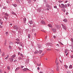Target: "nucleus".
Listing matches in <instances>:
<instances>
[{"instance_id": "f257e3e1", "label": "nucleus", "mask_w": 73, "mask_h": 73, "mask_svg": "<svg viewBox=\"0 0 73 73\" xmlns=\"http://www.w3.org/2000/svg\"><path fill=\"white\" fill-rule=\"evenodd\" d=\"M61 25L62 27V28H63V29L65 30H66V26H65V25L62 24H61Z\"/></svg>"}, {"instance_id": "f03ea898", "label": "nucleus", "mask_w": 73, "mask_h": 73, "mask_svg": "<svg viewBox=\"0 0 73 73\" xmlns=\"http://www.w3.org/2000/svg\"><path fill=\"white\" fill-rule=\"evenodd\" d=\"M14 29H16V31L18 30V27L17 26H14V27H13Z\"/></svg>"}, {"instance_id": "7ed1b4c3", "label": "nucleus", "mask_w": 73, "mask_h": 73, "mask_svg": "<svg viewBox=\"0 0 73 73\" xmlns=\"http://www.w3.org/2000/svg\"><path fill=\"white\" fill-rule=\"evenodd\" d=\"M3 24V22L1 21V19L0 18V28H2V26H1V25H2Z\"/></svg>"}, {"instance_id": "20e7f679", "label": "nucleus", "mask_w": 73, "mask_h": 73, "mask_svg": "<svg viewBox=\"0 0 73 73\" xmlns=\"http://www.w3.org/2000/svg\"><path fill=\"white\" fill-rule=\"evenodd\" d=\"M9 60H10V62H12L13 61V58H10Z\"/></svg>"}, {"instance_id": "39448f33", "label": "nucleus", "mask_w": 73, "mask_h": 73, "mask_svg": "<svg viewBox=\"0 0 73 73\" xmlns=\"http://www.w3.org/2000/svg\"><path fill=\"white\" fill-rule=\"evenodd\" d=\"M56 70L57 71H58V70H59V66L58 65L56 66Z\"/></svg>"}, {"instance_id": "423d86ee", "label": "nucleus", "mask_w": 73, "mask_h": 73, "mask_svg": "<svg viewBox=\"0 0 73 73\" xmlns=\"http://www.w3.org/2000/svg\"><path fill=\"white\" fill-rule=\"evenodd\" d=\"M33 24V22H32V21H29V23H28V24Z\"/></svg>"}, {"instance_id": "0eeeda50", "label": "nucleus", "mask_w": 73, "mask_h": 73, "mask_svg": "<svg viewBox=\"0 0 73 73\" xmlns=\"http://www.w3.org/2000/svg\"><path fill=\"white\" fill-rule=\"evenodd\" d=\"M41 23L42 24H45V21H41Z\"/></svg>"}, {"instance_id": "6e6552de", "label": "nucleus", "mask_w": 73, "mask_h": 73, "mask_svg": "<svg viewBox=\"0 0 73 73\" xmlns=\"http://www.w3.org/2000/svg\"><path fill=\"white\" fill-rule=\"evenodd\" d=\"M46 7H47V8H49V9H50L51 8V7L50 6H49L48 5H46Z\"/></svg>"}, {"instance_id": "1a4fd4ad", "label": "nucleus", "mask_w": 73, "mask_h": 73, "mask_svg": "<svg viewBox=\"0 0 73 73\" xmlns=\"http://www.w3.org/2000/svg\"><path fill=\"white\" fill-rule=\"evenodd\" d=\"M63 21H64V22H65V23H67L68 22V21L67 20V19H64V20H63Z\"/></svg>"}, {"instance_id": "9d476101", "label": "nucleus", "mask_w": 73, "mask_h": 73, "mask_svg": "<svg viewBox=\"0 0 73 73\" xmlns=\"http://www.w3.org/2000/svg\"><path fill=\"white\" fill-rule=\"evenodd\" d=\"M29 70V69L27 68H25L23 69V71H26V70Z\"/></svg>"}, {"instance_id": "9b49d317", "label": "nucleus", "mask_w": 73, "mask_h": 73, "mask_svg": "<svg viewBox=\"0 0 73 73\" xmlns=\"http://www.w3.org/2000/svg\"><path fill=\"white\" fill-rule=\"evenodd\" d=\"M26 20H27V19H26V18H24L23 19V21H24V23H26Z\"/></svg>"}, {"instance_id": "f8f14e48", "label": "nucleus", "mask_w": 73, "mask_h": 73, "mask_svg": "<svg viewBox=\"0 0 73 73\" xmlns=\"http://www.w3.org/2000/svg\"><path fill=\"white\" fill-rule=\"evenodd\" d=\"M52 31H53L54 32H55L56 31V29H51Z\"/></svg>"}, {"instance_id": "ddd939ff", "label": "nucleus", "mask_w": 73, "mask_h": 73, "mask_svg": "<svg viewBox=\"0 0 73 73\" xmlns=\"http://www.w3.org/2000/svg\"><path fill=\"white\" fill-rule=\"evenodd\" d=\"M48 27H49L50 28H53V27H52V26L50 24L48 25Z\"/></svg>"}, {"instance_id": "4468645a", "label": "nucleus", "mask_w": 73, "mask_h": 73, "mask_svg": "<svg viewBox=\"0 0 73 73\" xmlns=\"http://www.w3.org/2000/svg\"><path fill=\"white\" fill-rule=\"evenodd\" d=\"M64 66L65 67L66 69H67L68 68V66L66 65H64Z\"/></svg>"}, {"instance_id": "2eb2a0df", "label": "nucleus", "mask_w": 73, "mask_h": 73, "mask_svg": "<svg viewBox=\"0 0 73 73\" xmlns=\"http://www.w3.org/2000/svg\"><path fill=\"white\" fill-rule=\"evenodd\" d=\"M12 5H13V6H14V7H17V5L16 4H13Z\"/></svg>"}, {"instance_id": "dca6fc26", "label": "nucleus", "mask_w": 73, "mask_h": 73, "mask_svg": "<svg viewBox=\"0 0 73 73\" xmlns=\"http://www.w3.org/2000/svg\"><path fill=\"white\" fill-rule=\"evenodd\" d=\"M42 52V50H39V53L40 54H41Z\"/></svg>"}, {"instance_id": "f3484780", "label": "nucleus", "mask_w": 73, "mask_h": 73, "mask_svg": "<svg viewBox=\"0 0 73 73\" xmlns=\"http://www.w3.org/2000/svg\"><path fill=\"white\" fill-rule=\"evenodd\" d=\"M9 58V55H8L7 57L5 58V60H7Z\"/></svg>"}, {"instance_id": "a211bd4d", "label": "nucleus", "mask_w": 73, "mask_h": 73, "mask_svg": "<svg viewBox=\"0 0 73 73\" xmlns=\"http://www.w3.org/2000/svg\"><path fill=\"white\" fill-rule=\"evenodd\" d=\"M69 68V69H72V65H70Z\"/></svg>"}, {"instance_id": "6ab92c4d", "label": "nucleus", "mask_w": 73, "mask_h": 73, "mask_svg": "<svg viewBox=\"0 0 73 73\" xmlns=\"http://www.w3.org/2000/svg\"><path fill=\"white\" fill-rule=\"evenodd\" d=\"M62 7V8H65V6H64V4H61Z\"/></svg>"}, {"instance_id": "aec40b11", "label": "nucleus", "mask_w": 73, "mask_h": 73, "mask_svg": "<svg viewBox=\"0 0 73 73\" xmlns=\"http://www.w3.org/2000/svg\"><path fill=\"white\" fill-rule=\"evenodd\" d=\"M28 37L29 38H30L31 37V35H30V34L28 35Z\"/></svg>"}, {"instance_id": "412c9836", "label": "nucleus", "mask_w": 73, "mask_h": 73, "mask_svg": "<svg viewBox=\"0 0 73 73\" xmlns=\"http://www.w3.org/2000/svg\"><path fill=\"white\" fill-rule=\"evenodd\" d=\"M19 68H17L15 70V71H17V70H18L19 69Z\"/></svg>"}, {"instance_id": "4be33fe9", "label": "nucleus", "mask_w": 73, "mask_h": 73, "mask_svg": "<svg viewBox=\"0 0 73 73\" xmlns=\"http://www.w3.org/2000/svg\"><path fill=\"white\" fill-rule=\"evenodd\" d=\"M28 2L29 3H31V0H28Z\"/></svg>"}, {"instance_id": "5701e85b", "label": "nucleus", "mask_w": 73, "mask_h": 73, "mask_svg": "<svg viewBox=\"0 0 73 73\" xmlns=\"http://www.w3.org/2000/svg\"><path fill=\"white\" fill-rule=\"evenodd\" d=\"M37 65L38 66H41V63H40V64H37Z\"/></svg>"}, {"instance_id": "b1692460", "label": "nucleus", "mask_w": 73, "mask_h": 73, "mask_svg": "<svg viewBox=\"0 0 73 73\" xmlns=\"http://www.w3.org/2000/svg\"><path fill=\"white\" fill-rule=\"evenodd\" d=\"M5 55V54L3 52L2 55V56H4Z\"/></svg>"}, {"instance_id": "393cba45", "label": "nucleus", "mask_w": 73, "mask_h": 73, "mask_svg": "<svg viewBox=\"0 0 73 73\" xmlns=\"http://www.w3.org/2000/svg\"><path fill=\"white\" fill-rule=\"evenodd\" d=\"M19 49H23V46H21L20 47H19Z\"/></svg>"}, {"instance_id": "a878e982", "label": "nucleus", "mask_w": 73, "mask_h": 73, "mask_svg": "<svg viewBox=\"0 0 73 73\" xmlns=\"http://www.w3.org/2000/svg\"><path fill=\"white\" fill-rule=\"evenodd\" d=\"M63 12H65V7L63 9Z\"/></svg>"}, {"instance_id": "bb28decb", "label": "nucleus", "mask_w": 73, "mask_h": 73, "mask_svg": "<svg viewBox=\"0 0 73 73\" xmlns=\"http://www.w3.org/2000/svg\"><path fill=\"white\" fill-rule=\"evenodd\" d=\"M68 52V50H65V53H66Z\"/></svg>"}, {"instance_id": "cd10ccee", "label": "nucleus", "mask_w": 73, "mask_h": 73, "mask_svg": "<svg viewBox=\"0 0 73 73\" xmlns=\"http://www.w3.org/2000/svg\"><path fill=\"white\" fill-rule=\"evenodd\" d=\"M70 40L73 43V38H71V39Z\"/></svg>"}, {"instance_id": "c85d7f7f", "label": "nucleus", "mask_w": 73, "mask_h": 73, "mask_svg": "<svg viewBox=\"0 0 73 73\" xmlns=\"http://www.w3.org/2000/svg\"><path fill=\"white\" fill-rule=\"evenodd\" d=\"M2 72H3V70H1V69H0V73H2Z\"/></svg>"}, {"instance_id": "c756f323", "label": "nucleus", "mask_w": 73, "mask_h": 73, "mask_svg": "<svg viewBox=\"0 0 73 73\" xmlns=\"http://www.w3.org/2000/svg\"><path fill=\"white\" fill-rule=\"evenodd\" d=\"M50 44H51V43H47V45H51Z\"/></svg>"}, {"instance_id": "7c9ffc66", "label": "nucleus", "mask_w": 73, "mask_h": 73, "mask_svg": "<svg viewBox=\"0 0 73 73\" xmlns=\"http://www.w3.org/2000/svg\"><path fill=\"white\" fill-rule=\"evenodd\" d=\"M12 57H16V55H14L13 56H12Z\"/></svg>"}, {"instance_id": "2f4dec72", "label": "nucleus", "mask_w": 73, "mask_h": 73, "mask_svg": "<svg viewBox=\"0 0 73 73\" xmlns=\"http://www.w3.org/2000/svg\"><path fill=\"white\" fill-rule=\"evenodd\" d=\"M18 59H19V60H21V57H19L18 58Z\"/></svg>"}, {"instance_id": "473e14b6", "label": "nucleus", "mask_w": 73, "mask_h": 73, "mask_svg": "<svg viewBox=\"0 0 73 73\" xmlns=\"http://www.w3.org/2000/svg\"><path fill=\"white\" fill-rule=\"evenodd\" d=\"M5 15L7 16H8V14H7V13L5 14Z\"/></svg>"}, {"instance_id": "72a5a7b5", "label": "nucleus", "mask_w": 73, "mask_h": 73, "mask_svg": "<svg viewBox=\"0 0 73 73\" xmlns=\"http://www.w3.org/2000/svg\"><path fill=\"white\" fill-rule=\"evenodd\" d=\"M7 68L8 70H9V69H10V67H9V66L7 67Z\"/></svg>"}, {"instance_id": "f704fd0d", "label": "nucleus", "mask_w": 73, "mask_h": 73, "mask_svg": "<svg viewBox=\"0 0 73 73\" xmlns=\"http://www.w3.org/2000/svg\"><path fill=\"white\" fill-rule=\"evenodd\" d=\"M59 7H60V8H62V6H61V5H59Z\"/></svg>"}, {"instance_id": "c9c22d12", "label": "nucleus", "mask_w": 73, "mask_h": 73, "mask_svg": "<svg viewBox=\"0 0 73 73\" xmlns=\"http://www.w3.org/2000/svg\"><path fill=\"white\" fill-rule=\"evenodd\" d=\"M16 42V44H19V42Z\"/></svg>"}, {"instance_id": "e433bc0d", "label": "nucleus", "mask_w": 73, "mask_h": 73, "mask_svg": "<svg viewBox=\"0 0 73 73\" xmlns=\"http://www.w3.org/2000/svg\"><path fill=\"white\" fill-rule=\"evenodd\" d=\"M6 35H7L8 34V33L7 32H6Z\"/></svg>"}, {"instance_id": "4c0bfd02", "label": "nucleus", "mask_w": 73, "mask_h": 73, "mask_svg": "<svg viewBox=\"0 0 73 73\" xmlns=\"http://www.w3.org/2000/svg\"><path fill=\"white\" fill-rule=\"evenodd\" d=\"M6 42H7V40H6V42H5V43L4 44V45H6Z\"/></svg>"}, {"instance_id": "58836bf2", "label": "nucleus", "mask_w": 73, "mask_h": 73, "mask_svg": "<svg viewBox=\"0 0 73 73\" xmlns=\"http://www.w3.org/2000/svg\"><path fill=\"white\" fill-rule=\"evenodd\" d=\"M54 8H57V6H54Z\"/></svg>"}, {"instance_id": "ea45409f", "label": "nucleus", "mask_w": 73, "mask_h": 73, "mask_svg": "<svg viewBox=\"0 0 73 73\" xmlns=\"http://www.w3.org/2000/svg\"><path fill=\"white\" fill-rule=\"evenodd\" d=\"M16 40L19 41V39H16Z\"/></svg>"}, {"instance_id": "a19ab883", "label": "nucleus", "mask_w": 73, "mask_h": 73, "mask_svg": "<svg viewBox=\"0 0 73 73\" xmlns=\"http://www.w3.org/2000/svg\"><path fill=\"white\" fill-rule=\"evenodd\" d=\"M46 10H47V11H49V9L48 8H47L46 9Z\"/></svg>"}, {"instance_id": "79ce46f5", "label": "nucleus", "mask_w": 73, "mask_h": 73, "mask_svg": "<svg viewBox=\"0 0 73 73\" xmlns=\"http://www.w3.org/2000/svg\"><path fill=\"white\" fill-rule=\"evenodd\" d=\"M1 49H0V54H1Z\"/></svg>"}, {"instance_id": "37998d69", "label": "nucleus", "mask_w": 73, "mask_h": 73, "mask_svg": "<svg viewBox=\"0 0 73 73\" xmlns=\"http://www.w3.org/2000/svg\"><path fill=\"white\" fill-rule=\"evenodd\" d=\"M71 58H73V55H72L71 56Z\"/></svg>"}, {"instance_id": "c03bdc74", "label": "nucleus", "mask_w": 73, "mask_h": 73, "mask_svg": "<svg viewBox=\"0 0 73 73\" xmlns=\"http://www.w3.org/2000/svg\"><path fill=\"white\" fill-rule=\"evenodd\" d=\"M51 50V49H47V50Z\"/></svg>"}, {"instance_id": "a18cd8bd", "label": "nucleus", "mask_w": 73, "mask_h": 73, "mask_svg": "<svg viewBox=\"0 0 73 73\" xmlns=\"http://www.w3.org/2000/svg\"><path fill=\"white\" fill-rule=\"evenodd\" d=\"M45 60H48V59L47 58H44Z\"/></svg>"}, {"instance_id": "49530a36", "label": "nucleus", "mask_w": 73, "mask_h": 73, "mask_svg": "<svg viewBox=\"0 0 73 73\" xmlns=\"http://www.w3.org/2000/svg\"><path fill=\"white\" fill-rule=\"evenodd\" d=\"M20 44V46H22V44H21V43H20V44Z\"/></svg>"}, {"instance_id": "de8ad7c7", "label": "nucleus", "mask_w": 73, "mask_h": 73, "mask_svg": "<svg viewBox=\"0 0 73 73\" xmlns=\"http://www.w3.org/2000/svg\"><path fill=\"white\" fill-rule=\"evenodd\" d=\"M51 72H52L51 73H53V72H54V71H53V70H52L51 71Z\"/></svg>"}, {"instance_id": "09e8293b", "label": "nucleus", "mask_w": 73, "mask_h": 73, "mask_svg": "<svg viewBox=\"0 0 73 73\" xmlns=\"http://www.w3.org/2000/svg\"><path fill=\"white\" fill-rule=\"evenodd\" d=\"M54 38H56V36H54Z\"/></svg>"}, {"instance_id": "8fccbe9b", "label": "nucleus", "mask_w": 73, "mask_h": 73, "mask_svg": "<svg viewBox=\"0 0 73 73\" xmlns=\"http://www.w3.org/2000/svg\"><path fill=\"white\" fill-rule=\"evenodd\" d=\"M34 53H35V54H37V52H34Z\"/></svg>"}, {"instance_id": "3c124183", "label": "nucleus", "mask_w": 73, "mask_h": 73, "mask_svg": "<svg viewBox=\"0 0 73 73\" xmlns=\"http://www.w3.org/2000/svg\"><path fill=\"white\" fill-rule=\"evenodd\" d=\"M37 69H38V70H40V68L38 67Z\"/></svg>"}, {"instance_id": "603ef678", "label": "nucleus", "mask_w": 73, "mask_h": 73, "mask_svg": "<svg viewBox=\"0 0 73 73\" xmlns=\"http://www.w3.org/2000/svg\"><path fill=\"white\" fill-rule=\"evenodd\" d=\"M21 68H23V67H24V66H21Z\"/></svg>"}, {"instance_id": "864d4df0", "label": "nucleus", "mask_w": 73, "mask_h": 73, "mask_svg": "<svg viewBox=\"0 0 73 73\" xmlns=\"http://www.w3.org/2000/svg\"><path fill=\"white\" fill-rule=\"evenodd\" d=\"M56 65H58L59 64V63L58 62H57L56 64Z\"/></svg>"}, {"instance_id": "5fc2aeb1", "label": "nucleus", "mask_w": 73, "mask_h": 73, "mask_svg": "<svg viewBox=\"0 0 73 73\" xmlns=\"http://www.w3.org/2000/svg\"><path fill=\"white\" fill-rule=\"evenodd\" d=\"M66 55V56H67L68 55V53H67Z\"/></svg>"}, {"instance_id": "6e6d98bb", "label": "nucleus", "mask_w": 73, "mask_h": 73, "mask_svg": "<svg viewBox=\"0 0 73 73\" xmlns=\"http://www.w3.org/2000/svg\"><path fill=\"white\" fill-rule=\"evenodd\" d=\"M44 53H43L42 54V56H44Z\"/></svg>"}, {"instance_id": "4d7b16f0", "label": "nucleus", "mask_w": 73, "mask_h": 73, "mask_svg": "<svg viewBox=\"0 0 73 73\" xmlns=\"http://www.w3.org/2000/svg\"><path fill=\"white\" fill-rule=\"evenodd\" d=\"M20 56H22V57H23V54H20Z\"/></svg>"}, {"instance_id": "13d9d810", "label": "nucleus", "mask_w": 73, "mask_h": 73, "mask_svg": "<svg viewBox=\"0 0 73 73\" xmlns=\"http://www.w3.org/2000/svg\"><path fill=\"white\" fill-rule=\"evenodd\" d=\"M9 48H10V49H11V46H9Z\"/></svg>"}, {"instance_id": "bf43d9fd", "label": "nucleus", "mask_w": 73, "mask_h": 73, "mask_svg": "<svg viewBox=\"0 0 73 73\" xmlns=\"http://www.w3.org/2000/svg\"><path fill=\"white\" fill-rule=\"evenodd\" d=\"M67 2H68L67 1H65V3H67Z\"/></svg>"}, {"instance_id": "052dcab7", "label": "nucleus", "mask_w": 73, "mask_h": 73, "mask_svg": "<svg viewBox=\"0 0 73 73\" xmlns=\"http://www.w3.org/2000/svg\"><path fill=\"white\" fill-rule=\"evenodd\" d=\"M67 73H70V71L67 72Z\"/></svg>"}, {"instance_id": "680f3d73", "label": "nucleus", "mask_w": 73, "mask_h": 73, "mask_svg": "<svg viewBox=\"0 0 73 73\" xmlns=\"http://www.w3.org/2000/svg\"><path fill=\"white\" fill-rule=\"evenodd\" d=\"M10 44H13V43L12 42H11V43H10Z\"/></svg>"}, {"instance_id": "e2e57ef3", "label": "nucleus", "mask_w": 73, "mask_h": 73, "mask_svg": "<svg viewBox=\"0 0 73 73\" xmlns=\"http://www.w3.org/2000/svg\"><path fill=\"white\" fill-rule=\"evenodd\" d=\"M68 13H66V15H68Z\"/></svg>"}, {"instance_id": "0e129e2a", "label": "nucleus", "mask_w": 73, "mask_h": 73, "mask_svg": "<svg viewBox=\"0 0 73 73\" xmlns=\"http://www.w3.org/2000/svg\"><path fill=\"white\" fill-rule=\"evenodd\" d=\"M5 19H6V20H7V17H5Z\"/></svg>"}, {"instance_id": "69168bd1", "label": "nucleus", "mask_w": 73, "mask_h": 73, "mask_svg": "<svg viewBox=\"0 0 73 73\" xmlns=\"http://www.w3.org/2000/svg\"><path fill=\"white\" fill-rule=\"evenodd\" d=\"M39 73H43L42 72H40Z\"/></svg>"}, {"instance_id": "338daca9", "label": "nucleus", "mask_w": 73, "mask_h": 73, "mask_svg": "<svg viewBox=\"0 0 73 73\" xmlns=\"http://www.w3.org/2000/svg\"><path fill=\"white\" fill-rule=\"evenodd\" d=\"M37 52V53H38L39 52H38V51H37V52Z\"/></svg>"}, {"instance_id": "774afa93", "label": "nucleus", "mask_w": 73, "mask_h": 73, "mask_svg": "<svg viewBox=\"0 0 73 73\" xmlns=\"http://www.w3.org/2000/svg\"><path fill=\"white\" fill-rule=\"evenodd\" d=\"M19 54H20V53L19 52L18 53V55H19Z\"/></svg>"}]
</instances>
